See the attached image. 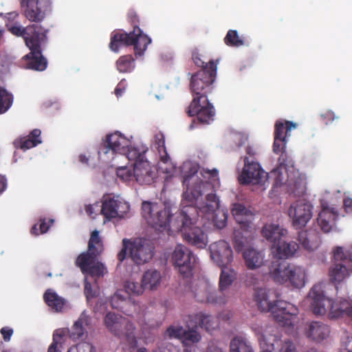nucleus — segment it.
Instances as JSON below:
<instances>
[{
    "mask_svg": "<svg viewBox=\"0 0 352 352\" xmlns=\"http://www.w3.org/2000/svg\"><path fill=\"white\" fill-rule=\"evenodd\" d=\"M182 208L171 219L169 210L157 203L144 201L142 205V216L147 223L155 228L169 226L175 231L181 232L184 240L197 248L204 249L208 244V236L204 231L195 224L199 210L193 204L184 201L182 197Z\"/></svg>",
    "mask_w": 352,
    "mask_h": 352,
    "instance_id": "1",
    "label": "nucleus"
},
{
    "mask_svg": "<svg viewBox=\"0 0 352 352\" xmlns=\"http://www.w3.org/2000/svg\"><path fill=\"white\" fill-rule=\"evenodd\" d=\"M217 63L210 60V65L192 74L190 88L193 99L189 104L187 113L189 116H197L201 124H210L214 120L215 110L208 98L213 90V82L217 75Z\"/></svg>",
    "mask_w": 352,
    "mask_h": 352,
    "instance_id": "2",
    "label": "nucleus"
},
{
    "mask_svg": "<svg viewBox=\"0 0 352 352\" xmlns=\"http://www.w3.org/2000/svg\"><path fill=\"white\" fill-rule=\"evenodd\" d=\"M183 186L186 190L183 192L184 201L190 204H197L203 195H206V202L200 204L199 212L212 216L214 226L222 229L226 226L228 214L219 210V200L216 195L214 185L208 182H203L197 177L188 175L184 177Z\"/></svg>",
    "mask_w": 352,
    "mask_h": 352,
    "instance_id": "3",
    "label": "nucleus"
},
{
    "mask_svg": "<svg viewBox=\"0 0 352 352\" xmlns=\"http://www.w3.org/2000/svg\"><path fill=\"white\" fill-rule=\"evenodd\" d=\"M274 293L259 288L255 290L254 300L258 309L263 312H271L277 323L283 327L294 326L298 314V309L293 304L284 300L272 299Z\"/></svg>",
    "mask_w": 352,
    "mask_h": 352,
    "instance_id": "4",
    "label": "nucleus"
},
{
    "mask_svg": "<svg viewBox=\"0 0 352 352\" xmlns=\"http://www.w3.org/2000/svg\"><path fill=\"white\" fill-rule=\"evenodd\" d=\"M128 21L133 28V31L113 33L111 36L109 47L113 52H118L121 45H133L135 55L142 56L151 43V39L140 28V19L135 12L130 11L128 13Z\"/></svg>",
    "mask_w": 352,
    "mask_h": 352,
    "instance_id": "5",
    "label": "nucleus"
},
{
    "mask_svg": "<svg viewBox=\"0 0 352 352\" xmlns=\"http://www.w3.org/2000/svg\"><path fill=\"white\" fill-rule=\"evenodd\" d=\"M311 309L316 315H323L329 309L330 318L346 317L352 319V305L344 299L332 301L324 295L322 284L314 285L309 293Z\"/></svg>",
    "mask_w": 352,
    "mask_h": 352,
    "instance_id": "6",
    "label": "nucleus"
},
{
    "mask_svg": "<svg viewBox=\"0 0 352 352\" xmlns=\"http://www.w3.org/2000/svg\"><path fill=\"white\" fill-rule=\"evenodd\" d=\"M104 250L103 243L99 232L94 230L91 232L88 243V250L81 253L76 260V265L84 274L91 276H100L103 274V267L99 263H96L97 257Z\"/></svg>",
    "mask_w": 352,
    "mask_h": 352,
    "instance_id": "7",
    "label": "nucleus"
},
{
    "mask_svg": "<svg viewBox=\"0 0 352 352\" xmlns=\"http://www.w3.org/2000/svg\"><path fill=\"white\" fill-rule=\"evenodd\" d=\"M270 276L276 283H289L293 287L301 288L305 284L306 271L301 266L276 261L272 263Z\"/></svg>",
    "mask_w": 352,
    "mask_h": 352,
    "instance_id": "8",
    "label": "nucleus"
},
{
    "mask_svg": "<svg viewBox=\"0 0 352 352\" xmlns=\"http://www.w3.org/2000/svg\"><path fill=\"white\" fill-rule=\"evenodd\" d=\"M104 325L115 336L125 340L131 347L137 345L135 327L127 318L115 313L109 312L104 317Z\"/></svg>",
    "mask_w": 352,
    "mask_h": 352,
    "instance_id": "9",
    "label": "nucleus"
},
{
    "mask_svg": "<svg viewBox=\"0 0 352 352\" xmlns=\"http://www.w3.org/2000/svg\"><path fill=\"white\" fill-rule=\"evenodd\" d=\"M352 248L337 247L333 250V263L329 269L331 282L340 283L352 273Z\"/></svg>",
    "mask_w": 352,
    "mask_h": 352,
    "instance_id": "10",
    "label": "nucleus"
},
{
    "mask_svg": "<svg viewBox=\"0 0 352 352\" xmlns=\"http://www.w3.org/2000/svg\"><path fill=\"white\" fill-rule=\"evenodd\" d=\"M129 210V204L119 197L107 195L102 198L100 212L107 221L122 219Z\"/></svg>",
    "mask_w": 352,
    "mask_h": 352,
    "instance_id": "11",
    "label": "nucleus"
},
{
    "mask_svg": "<svg viewBox=\"0 0 352 352\" xmlns=\"http://www.w3.org/2000/svg\"><path fill=\"white\" fill-rule=\"evenodd\" d=\"M46 40L47 34H45V37L38 38L33 42L30 40L27 41V47L30 52L23 57L26 68L40 72L44 71L47 68V61L43 56L41 49V45Z\"/></svg>",
    "mask_w": 352,
    "mask_h": 352,
    "instance_id": "12",
    "label": "nucleus"
},
{
    "mask_svg": "<svg viewBox=\"0 0 352 352\" xmlns=\"http://www.w3.org/2000/svg\"><path fill=\"white\" fill-rule=\"evenodd\" d=\"M171 260L184 277H188L192 274L195 256L188 248L182 244L177 245L172 253Z\"/></svg>",
    "mask_w": 352,
    "mask_h": 352,
    "instance_id": "13",
    "label": "nucleus"
},
{
    "mask_svg": "<svg viewBox=\"0 0 352 352\" xmlns=\"http://www.w3.org/2000/svg\"><path fill=\"white\" fill-rule=\"evenodd\" d=\"M21 6L25 17L31 22L40 23L51 11L50 0H22Z\"/></svg>",
    "mask_w": 352,
    "mask_h": 352,
    "instance_id": "14",
    "label": "nucleus"
},
{
    "mask_svg": "<svg viewBox=\"0 0 352 352\" xmlns=\"http://www.w3.org/2000/svg\"><path fill=\"white\" fill-rule=\"evenodd\" d=\"M244 167L239 177V181L242 184H263L267 179V173L259 163L249 157L244 158Z\"/></svg>",
    "mask_w": 352,
    "mask_h": 352,
    "instance_id": "15",
    "label": "nucleus"
},
{
    "mask_svg": "<svg viewBox=\"0 0 352 352\" xmlns=\"http://www.w3.org/2000/svg\"><path fill=\"white\" fill-rule=\"evenodd\" d=\"M154 246L146 239H135L129 243V256L137 265L148 263L153 256Z\"/></svg>",
    "mask_w": 352,
    "mask_h": 352,
    "instance_id": "16",
    "label": "nucleus"
},
{
    "mask_svg": "<svg viewBox=\"0 0 352 352\" xmlns=\"http://www.w3.org/2000/svg\"><path fill=\"white\" fill-rule=\"evenodd\" d=\"M312 206L305 200H298L290 206L288 214L296 229L305 227L312 217Z\"/></svg>",
    "mask_w": 352,
    "mask_h": 352,
    "instance_id": "17",
    "label": "nucleus"
},
{
    "mask_svg": "<svg viewBox=\"0 0 352 352\" xmlns=\"http://www.w3.org/2000/svg\"><path fill=\"white\" fill-rule=\"evenodd\" d=\"M129 145V140L120 132L116 131L113 133L106 136L98 149L100 155H106L110 152L112 154L124 153Z\"/></svg>",
    "mask_w": 352,
    "mask_h": 352,
    "instance_id": "18",
    "label": "nucleus"
},
{
    "mask_svg": "<svg viewBox=\"0 0 352 352\" xmlns=\"http://www.w3.org/2000/svg\"><path fill=\"white\" fill-rule=\"evenodd\" d=\"M258 340L261 352H297L295 344L290 340L282 342L274 335H261Z\"/></svg>",
    "mask_w": 352,
    "mask_h": 352,
    "instance_id": "19",
    "label": "nucleus"
},
{
    "mask_svg": "<svg viewBox=\"0 0 352 352\" xmlns=\"http://www.w3.org/2000/svg\"><path fill=\"white\" fill-rule=\"evenodd\" d=\"M297 124L292 121L277 120L274 124V140L273 151L278 153L280 151L286 148L287 137L290 135L292 129H296Z\"/></svg>",
    "mask_w": 352,
    "mask_h": 352,
    "instance_id": "20",
    "label": "nucleus"
},
{
    "mask_svg": "<svg viewBox=\"0 0 352 352\" xmlns=\"http://www.w3.org/2000/svg\"><path fill=\"white\" fill-rule=\"evenodd\" d=\"M211 258L219 267L227 266L232 261V250L226 241H219L210 245Z\"/></svg>",
    "mask_w": 352,
    "mask_h": 352,
    "instance_id": "21",
    "label": "nucleus"
},
{
    "mask_svg": "<svg viewBox=\"0 0 352 352\" xmlns=\"http://www.w3.org/2000/svg\"><path fill=\"white\" fill-rule=\"evenodd\" d=\"M133 175L137 182L140 184L149 185L156 177V169L146 159L133 162Z\"/></svg>",
    "mask_w": 352,
    "mask_h": 352,
    "instance_id": "22",
    "label": "nucleus"
},
{
    "mask_svg": "<svg viewBox=\"0 0 352 352\" xmlns=\"http://www.w3.org/2000/svg\"><path fill=\"white\" fill-rule=\"evenodd\" d=\"M9 30L12 34L23 37L26 45L29 40L33 42L38 38L45 37V34L47 32V30L38 24L29 25L25 28L12 25Z\"/></svg>",
    "mask_w": 352,
    "mask_h": 352,
    "instance_id": "23",
    "label": "nucleus"
},
{
    "mask_svg": "<svg viewBox=\"0 0 352 352\" xmlns=\"http://www.w3.org/2000/svg\"><path fill=\"white\" fill-rule=\"evenodd\" d=\"M303 333L307 338L320 342L329 337L330 329L322 322L311 321L304 324Z\"/></svg>",
    "mask_w": 352,
    "mask_h": 352,
    "instance_id": "24",
    "label": "nucleus"
},
{
    "mask_svg": "<svg viewBox=\"0 0 352 352\" xmlns=\"http://www.w3.org/2000/svg\"><path fill=\"white\" fill-rule=\"evenodd\" d=\"M193 322L195 326L199 327L208 332L214 330L218 327V320L216 318L203 312H199L188 316L186 326H193Z\"/></svg>",
    "mask_w": 352,
    "mask_h": 352,
    "instance_id": "25",
    "label": "nucleus"
},
{
    "mask_svg": "<svg viewBox=\"0 0 352 352\" xmlns=\"http://www.w3.org/2000/svg\"><path fill=\"white\" fill-rule=\"evenodd\" d=\"M280 155L278 159V166L270 172V175L274 177L275 185L280 186L284 183V177L283 176L282 169L287 170L289 168L294 167V161L291 155L282 149L278 152Z\"/></svg>",
    "mask_w": 352,
    "mask_h": 352,
    "instance_id": "26",
    "label": "nucleus"
},
{
    "mask_svg": "<svg viewBox=\"0 0 352 352\" xmlns=\"http://www.w3.org/2000/svg\"><path fill=\"white\" fill-rule=\"evenodd\" d=\"M195 298L200 302L211 304H224L225 300L221 297H217L215 292L211 291L210 287L206 283H201L194 292Z\"/></svg>",
    "mask_w": 352,
    "mask_h": 352,
    "instance_id": "27",
    "label": "nucleus"
},
{
    "mask_svg": "<svg viewBox=\"0 0 352 352\" xmlns=\"http://www.w3.org/2000/svg\"><path fill=\"white\" fill-rule=\"evenodd\" d=\"M262 235L272 243L274 248L287 234V230L275 224H266L262 229Z\"/></svg>",
    "mask_w": 352,
    "mask_h": 352,
    "instance_id": "28",
    "label": "nucleus"
},
{
    "mask_svg": "<svg viewBox=\"0 0 352 352\" xmlns=\"http://www.w3.org/2000/svg\"><path fill=\"white\" fill-rule=\"evenodd\" d=\"M89 318L88 316L82 312L78 319L74 322L71 329H61L65 330V336L69 335V337L74 341L80 340L87 333L86 327L89 325Z\"/></svg>",
    "mask_w": 352,
    "mask_h": 352,
    "instance_id": "29",
    "label": "nucleus"
},
{
    "mask_svg": "<svg viewBox=\"0 0 352 352\" xmlns=\"http://www.w3.org/2000/svg\"><path fill=\"white\" fill-rule=\"evenodd\" d=\"M110 303L112 308L120 310L127 315H129L128 313L129 310L127 309L128 306L133 307L134 309L136 308V305L131 302L128 292L123 289L118 290L111 296Z\"/></svg>",
    "mask_w": 352,
    "mask_h": 352,
    "instance_id": "30",
    "label": "nucleus"
},
{
    "mask_svg": "<svg viewBox=\"0 0 352 352\" xmlns=\"http://www.w3.org/2000/svg\"><path fill=\"white\" fill-rule=\"evenodd\" d=\"M299 249V245L295 241L287 242L283 239L274 248L273 253L280 259H286L294 256Z\"/></svg>",
    "mask_w": 352,
    "mask_h": 352,
    "instance_id": "31",
    "label": "nucleus"
},
{
    "mask_svg": "<svg viewBox=\"0 0 352 352\" xmlns=\"http://www.w3.org/2000/svg\"><path fill=\"white\" fill-rule=\"evenodd\" d=\"M41 134L40 129H33L27 137L20 138L16 142V144L23 151L30 149L41 143Z\"/></svg>",
    "mask_w": 352,
    "mask_h": 352,
    "instance_id": "32",
    "label": "nucleus"
},
{
    "mask_svg": "<svg viewBox=\"0 0 352 352\" xmlns=\"http://www.w3.org/2000/svg\"><path fill=\"white\" fill-rule=\"evenodd\" d=\"M243 258L247 267L250 270L258 268L263 263V256L261 252L253 248L245 250L243 252Z\"/></svg>",
    "mask_w": 352,
    "mask_h": 352,
    "instance_id": "33",
    "label": "nucleus"
},
{
    "mask_svg": "<svg viewBox=\"0 0 352 352\" xmlns=\"http://www.w3.org/2000/svg\"><path fill=\"white\" fill-rule=\"evenodd\" d=\"M161 274L156 270H148L142 276V283L144 289H156L161 282Z\"/></svg>",
    "mask_w": 352,
    "mask_h": 352,
    "instance_id": "34",
    "label": "nucleus"
},
{
    "mask_svg": "<svg viewBox=\"0 0 352 352\" xmlns=\"http://www.w3.org/2000/svg\"><path fill=\"white\" fill-rule=\"evenodd\" d=\"M248 210L241 204L236 203L233 204L232 213L236 221L241 225V229L248 230L250 225V221L246 219Z\"/></svg>",
    "mask_w": 352,
    "mask_h": 352,
    "instance_id": "35",
    "label": "nucleus"
},
{
    "mask_svg": "<svg viewBox=\"0 0 352 352\" xmlns=\"http://www.w3.org/2000/svg\"><path fill=\"white\" fill-rule=\"evenodd\" d=\"M43 299L45 302L56 311H60L65 304V299L50 289L45 292Z\"/></svg>",
    "mask_w": 352,
    "mask_h": 352,
    "instance_id": "36",
    "label": "nucleus"
},
{
    "mask_svg": "<svg viewBox=\"0 0 352 352\" xmlns=\"http://www.w3.org/2000/svg\"><path fill=\"white\" fill-rule=\"evenodd\" d=\"M220 267L221 268V272L219 278V291L223 292L232 284L236 278V273L234 270L227 266Z\"/></svg>",
    "mask_w": 352,
    "mask_h": 352,
    "instance_id": "37",
    "label": "nucleus"
},
{
    "mask_svg": "<svg viewBox=\"0 0 352 352\" xmlns=\"http://www.w3.org/2000/svg\"><path fill=\"white\" fill-rule=\"evenodd\" d=\"M188 329L185 330V333H184L181 341L184 346L198 343L201 338V334L197 331V327L195 326L194 322L193 326L188 327Z\"/></svg>",
    "mask_w": 352,
    "mask_h": 352,
    "instance_id": "38",
    "label": "nucleus"
},
{
    "mask_svg": "<svg viewBox=\"0 0 352 352\" xmlns=\"http://www.w3.org/2000/svg\"><path fill=\"white\" fill-rule=\"evenodd\" d=\"M314 237L318 238L316 235H311L307 231H300L298 232V240L305 250L313 251L318 245V241H314Z\"/></svg>",
    "mask_w": 352,
    "mask_h": 352,
    "instance_id": "39",
    "label": "nucleus"
},
{
    "mask_svg": "<svg viewBox=\"0 0 352 352\" xmlns=\"http://www.w3.org/2000/svg\"><path fill=\"white\" fill-rule=\"evenodd\" d=\"M135 66V59L132 55L122 56L116 61V67L120 73L131 72Z\"/></svg>",
    "mask_w": 352,
    "mask_h": 352,
    "instance_id": "40",
    "label": "nucleus"
},
{
    "mask_svg": "<svg viewBox=\"0 0 352 352\" xmlns=\"http://www.w3.org/2000/svg\"><path fill=\"white\" fill-rule=\"evenodd\" d=\"M155 142L160 155V161L164 164L170 162V157L168 155L165 146V140L163 134H157L155 136Z\"/></svg>",
    "mask_w": 352,
    "mask_h": 352,
    "instance_id": "41",
    "label": "nucleus"
},
{
    "mask_svg": "<svg viewBox=\"0 0 352 352\" xmlns=\"http://www.w3.org/2000/svg\"><path fill=\"white\" fill-rule=\"evenodd\" d=\"M230 352H253V350L243 338L235 337L230 342Z\"/></svg>",
    "mask_w": 352,
    "mask_h": 352,
    "instance_id": "42",
    "label": "nucleus"
},
{
    "mask_svg": "<svg viewBox=\"0 0 352 352\" xmlns=\"http://www.w3.org/2000/svg\"><path fill=\"white\" fill-rule=\"evenodd\" d=\"M65 330L56 329L53 333V340L50 345L47 352H61L63 339L65 336Z\"/></svg>",
    "mask_w": 352,
    "mask_h": 352,
    "instance_id": "43",
    "label": "nucleus"
},
{
    "mask_svg": "<svg viewBox=\"0 0 352 352\" xmlns=\"http://www.w3.org/2000/svg\"><path fill=\"white\" fill-rule=\"evenodd\" d=\"M54 223V219L41 218L39 219L38 223L35 224L31 229V234L38 236L40 234H44L47 232L49 228Z\"/></svg>",
    "mask_w": 352,
    "mask_h": 352,
    "instance_id": "44",
    "label": "nucleus"
},
{
    "mask_svg": "<svg viewBox=\"0 0 352 352\" xmlns=\"http://www.w3.org/2000/svg\"><path fill=\"white\" fill-rule=\"evenodd\" d=\"M13 102L12 95L5 89H0V114L6 113L12 106Z\"/></svg>",
    "mask_w": 352,
    "mask_h": 352,
    "instance_id": "45",
    "label": "nucleus"
},
{
    "mask_svg": "<svg viewBox=\"0 0 352 352\" xmlns=\"http://www.w3.org/2000/svg\"><path fill=\"white\" fill-rule=\"evenodd\" d=\"M225 43L230 47H240L243 45L244 42L239 36L236 30H230L224 38Z\"/></svg>",
    "mask_w": 352,
    "mask_h": 352,
    "instance_id": "46",
    "label": "nucleus"
},
{
    "mask_svg": "<svg viewBox=\"0 0 352 352\" xmlns=\"http://www.w3.org/2000/svg\"><path fill=\"white\" fill-rule=\"evenodd\" d=\"M145 151H140L135 147H128L126 148L124 154L126 158L131 162H138L145 160Z\"/></svg>",
    "mask_w": 352,
    "mask_h": 352,
    "instance_id": "47",
    "label": "nucleus"
},
{
    "mask_svg": "<svg viewBox=\"0 0 352 352\" xmlns=\"http://www.w3.org/2000/svg\"><path fill=\"white\" fill-rule=\"evenodd\" d=\"M329 215L330 214H328L325 212H320L317 219L318 225L320 226L322 230L324 232H329L331 230L333 224L336 221V219H329L325 221L324 218Z\"/></svg>",
    "mask_w": 352,
    "mask_h": 352,
    "instance_id": "48",
    "label": "nucleus"
},
{
    "mask_svg": "<svg viewBox=\"0 0 352 352\" xmlns=\"http://www.w3.org/2000/svg\"><path fill=\"white\" fill-rule=\"evenodd\" d=\"M117 176L123 181H130L134 177L133 169L127 166H120L116 169Z\"/></svg>",
    "mask_w": 352,
    "mask_h": 352,
    "instance_id": "49",
    "label": "nucleus"
},
{
    "mask_svg": "<svg viewBox=\"0 0 352 352\" xmlns=\"http://www.w3.org/2000/svg\"><path fill=\"white\" fill-rule=\"evenodd\" d=\"M185 330L182 326H170L166 333L170 338H177L182 341Z\"/></svg>",
    "mask_w": 352,
    "mask_h": 352,
    "instance_id": "50",
    "label": "nucleus"
},
{
    "mask_svg": "<svg viewBox=\"0 0 352 352\" xmlns=\"http://www.w3.org/2000/svg\"><path fill=\"white\" fill-rule=\"evenodd\" d=\"M126 289L124 291H126L128 292V294H134L137 295H140L143 292L144 287H142V284L140 285L137 283H128L125 285ZM130 296V295H129Z\"/></svg>",
    "mask_w": 352,
    "mask_h": 352,
    "instance_id": "51",
    "label": "nucleus"
},
{
    "mask_svg": "<svg viewBox=\"0 0 352 352\" xmlns=\"http://www.w3.org/2000/svg\"><path fill=\"white\" fill-rule=\"evenodd\" d=\"M131 241L124 239L122 241V248L118 254V259L120 262H122L127 256V251L129 250V243Z\"/></svg>",
    "mask_w": 352,
    "mask_h": 352,
    "instance_id": "52",
    "label": "nucleus"
},
{
    "mask_svg": "<svg viewBox=\"0 0 352 352\" xmlns=\"http://www.w3.org/2000/svg\"><path fill=\"white\" fill-rule=\"evenodd\" d=\"M75 347L78 349V352H94V346L87 342L78 343Z\"/></svg>",
    "mask_w": 352,
    "mask_h": 352,
    "instance_id": "53",
    "label": "nucleus"
},
{
    "mask_svg": "<svg viewBox=\"0 0 352 352\" xmlns=\"http://www.w3.org/2000/svg\"><path fill=\"white\" fill-rule=\"evenodd\" d=\"M101 208V206L98 202H96L94 204H89L85 206V211L87 214L89 216H93L94 214H96L97 212Z\"/></svg>",
    "mask_w": 352,
    "mask_h": 352,
    "instance_id": "54",
    "label": "nucleus"
},
{
    "mask_svg": "<svg viewBox=\"0 0 352 352\" xmlns=\"http://www.w3.org/2000/svg\"><path fill=\"white\" fill-rule=\"evenodd\" d=\"M126 80L124 79H122L118 84L114 91V93L118 98L120 97L122 95V94L124 92L126 89Z\"/></svg>",
    "mask_w": 352,
    "mask_h": 352,
    "instance_id": "55",
    "label": "nucleus"
},
{
    "mask_svg": "<svg viewBox=\"0 0 352 352\" xmlns=\"http://www.w3.org/2000/svg\"><path fill=\"white\" fill-rule=\"evenodd\" d=\"M320 212H325L328 214H331L324 218L325 221L329 219H336L338 216L337 211H336L333 208H329L328 207H323Z\"/></svg>",
    "mask_w": 352,
    "mask_h": 352,
    "instance_id": "56",
    "label": "nucleus"
},
{
    "mask_svg": "<svg viewBox=\"0 0 352 352\" xmlns=\"http://www.w3.org/2000/svg\"><path fill=\"white\" fill-rule=\"evenodd\" d=\"M0 332L3 336V340L6 342H8L10 340L11 336L13 334V329L8 327H4L1 329Z\"/></svg>",
    "mask_w": 352,
    "mask_h": 352,
    "instance_id": "57",
    "label": "nucleus"
},
{
    "mask_svg": "<svg viewBox=\"0 0 352 352\" xmlns=\"http://www.w3.org/2000/svg\"><path fill=\"white\" fill-rule=\"evenodd\" d=\"M192 60H193L194 63L197 66L201 67V69H205L206 67L208 66V65H210V61L208 63H205V62H204L200 58L199 56L197 54L192 55Z\"/></svg>",
    "mask_w": 352,
    "mask_h": 352,
    "instance_id": "58",
    "label": "nucleus"
},
{
    "mask_svg": "<svg viewBox=\"0 0 352 352\" xmlns=\"http://www.w3.org/2000/svg\"><path fill=\"white\" fill-rule=\"evenodd\" d=\"M201 173L204 177L208 176V177L211 179H214L218 175V171L216 169L211 170L203 169Z\"/></svg>",
    "mask_w": 352,
    "mask_h": 352,
    "instance_id": "59",
    "label": "nucleus"
},
{
    "mask_svg": "<svg viewBox=\"0 0 352 352\" xmlns=\"http://www.w3.org/2000/svg\"><path fill=\"white\" fill-rule=\"evenodd\" d=\"M344 207L346 212H352V199L346 197L344 199Z\"/></svg>",
    "mask_w": 352,
    "mask_h": 352,
    "instance_id": "60",
    "label": "nucleus"
},
{
    "mask_svg": "<svg viewBox=\"0 0 352 352\" xmlns=\"http://www.w3.org/2000/svg\"><path fill=\"white\" fill-rule=\"evenodd\" d=\"M7 187V179L6 178L0 175V195L6 190Z\"/></svg>",
    "mask_w": 352,
    "mask_h": 352,
    "instance_id": "61",
    "label": "nucleus"
},
{
    "mask_svg": "<svg viewBox=\"0 0 352 352\" xmlns=\"http://www.w3.org/2000/svg\"><path fill=\"white\" fill-rule=\"evenodd\" d=\"M85 294L87 298L89 296H93L91 294V286L89 283H85Z\"/></svg>",
    "mask_w": 352,
    "mask_h": 352,
    "instance_id": "62",
    "label": "nucleus"
},
{
    "mask_svg": "<svg viewBox=\"0 0 352 352\" xmlns=\"http://www.w3.org/2000/svg\"><path fill=\"white\" fill-rule=\"evenodd\" d=\"M206 352H223V351L221 348L211 344L208 347Z\"/></svg>",
    "mask_w": 352,
    "mask_h": 352,
    "instance_id": "63",
    "label": "nucleus"
},
{
    "mask_svg": "<svg viewBox=\"0 0 352 352\" xmlns=\"http://www.w3.org/2000/svg\"><path fill=\"white\" fill-rule=\"evenodd\" d=\"M322 117H323L324 119L327 118L329 120H333L335 119L334 113L332 111H327L324 114L322 115Z\"/></svg>",
    "mask_w": 352,
    "mask_h": 352,
    "instance_id": "64",
    "label": "nucleus"
}]
</instances>
